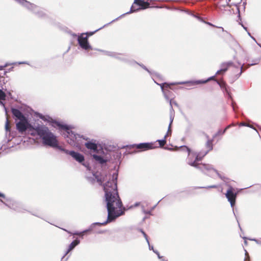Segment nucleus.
<instances>
[{"label": "nucleus", "mask_w": 261, "mask_h": 261, "mask_svg": "<svg viewBox=\"0 0 261 261\" xmlns=\"http://www.w3.org/2000/svg\"><path fill=\"white\" fill-rule=\"evenodd\" d=\"M109 177V180L103 186V190L105 192V198L108 210L107 220L103 223H93L88 229L85 230L82 232H75L74 234L83 236L84 233L91 230L94 226L96 225L99 226L105 225L123 215L124 208H123L122 202L117 192V180L118 173H113L111 179H110V175Z\"/></svg>", "instance_id": "f257e3e1"}, {"label": "nucleus", "mask_w": 261, "mask_h": 261, "mask_svg": "<svg viewBox=\"0 0 261 261\" xmlns=\"http://www.w3.org/2000/svg\"><path fill=\"white\" fill-rule=\"evenodd\" d=\"M16 127L21 133L27 131L29 134L33 137L39 136L42 140V144L45 146L48 145L54 134L44 125H32L28 122L27 118H24L22 120H19L16 123Z\"/></svg>", "instance_id": "f03ea898"}, {"label": "nucleus", "mask_w": 261, "mask_h": 261, "mask_svg": "<svg viewBox=\"0 0 261 261\" xmlns=\"http://www.w3.org/2000/svg\"><path fill=\"white\" fill-rule=\"evenodd\" d=\"M185 147L188 152L189 158H188V163L189 165L195 167L211 176H213V173H216L221 179H224V177L220 174L218 171L215 169L211 165L198 163V162L201 161L204 156H203L204 151H200L198 153L193 152L191 153L190 149L186 146H185Z\"/></svg>", "instance_id": "7ed1b4c3"}, {"label": "nucleus", "mask_w": 261, "mask_h": 261, "mask_svg": "<svg viewBox=\"0 0 261 261\" xmlns=\"http://www.w3.org/2000/svg\"><path fill=\"white\" fill-rule=\"evenodd\" d=\"M47 146L51 147L53 148H55L62 152H64L66 154H69L74 159H75L76 161H77L79 163H82L84 161V156L82 154L72 150L69 151L63 148L62 146H60L59 145L57 137L55 134L53 135L52 138H51L50 141L49 142Z\"/></svg>", "instance_id": "20e7f679"}, {"label": "nucleus", "mask_w": 261, "mask_h": 261, "mask_svg": "<svg viewBox=\"0 0 261 261\" xmlns=\"http://www.w3.org/2000/svg\"><path fill=\"white\" fill-rule=\"evenodd\" d=\"M60 128L63 130L62 135L66 138L67 142L70 145H73L76 140L77 134L72 132L67 125H59Z\"/></svg>", "instance_id": "39448f33"}, {"label": "nucleus", "mask_w": 261, "mask_h": 261, "mask_svg": "<svg viewBox=\"0 0 261 261\" xmlns=\"http://www.w3.org/2000/svg\"><path fill=\"white\" fill-rule=\"evenodd\" d=\"M18 3L22 5L23 6L26 7L29 10H30L33 11L35 13L38 14L39 16H42L43 15V13L42 11H39V8L36 5L31 4L29 2L26 0H15Z\"/></svg>", "instance_id": "423d86ee"}, {"label": "nucleus", "mask_w": 261, "mask_h": 261, "mask_svg": "<svg viewBox=\"0 0 261 261\" xmlns=\"http://www.w3.org/2000/svg\"><path fill=\"white\" fill-rule=\"evenodd\" d=\"M0 201L9 207L17 210L14 206L17 205L18 203L10 199L6 198L5 195L2 193H0Z\"/></svg>", "instance_id": "0eeeda50"}, {"label": "nucleus", "mask_w": 261, "mask_h": 261, "mask_svg": "<svg viewBox=\"0 0 261 261\" xmlns=\"http://www.w3.org/2000/svg\"><path fill=\"white\" fill-rule=\"evenodd\" d=\"M84 36L85 34H82L81 35L79 36L77 41L79 45L82 48L85 50L91 48V46L88 43L87 36Z\"/></svg>", "instance_id": "6e6552de"}, {"label": "nucleus", "mask_w": 261, "mask_h": 261, "mask_svg": "<svg viewBox=\"0 0 261 261\" xmlns=\"http://www.w3.org/2000/svg\"><path fill=\"white\" fill-rule=\"evenodd\" d=\"M225 196L228 201L230 202L231 207H233L236 203L237 194L233 192V188L232 187H230L227 191Z\"/></svg>", "instance_id": "1a4fd4ad"}, {"label": "nucleus", "mask_w": 261, "mask_h": 261, "mask_svg": "<svg viewBox=\"0 0 261 261\" xmlns=\"http://www.w3.org/2000/svg\"><path fill=\"white\" fill-rule=\"evenodd\" d=\"M170 123H169V125L168 126V131H167V133L166 134V135L164 136V138L162 140H158V142H159L160 146L161 147H163L166 144V138L167 137V136L169 134H170V135L171 134V124H172L173 120V118L172 117V116H171V117H170Z\"/></svg>", "instance_id": "9d476101"}, {"label": "nucleus", "mask_w": 261, "mask_h": 261, "mask_svg": "<svg viewBox=\"0 0 261 261\" xmlns=\"http://www.w3.org/2000/svg\"><path fill=\"white\" fill-rule=\"evenodd\" d=\"M135 146L136 147V148L141 149L142 150H147L152 148V144L148 143H143L133 145V147Z\"/></svg>", "instance_id": "9b49d317"}, {"label": "nucleus", "mask_w": 261, "mask_h": 261, "mask_svg": "<svg viewBox=\"0 0 261 261\" xmlns=\"http://www.w3.org/2000/svg\"><path fill=\"white\" fill-rule=\"evenodd\" d=\"M11 111L13 116L19 120H22L24 118H26L23 114L17 109L12 108Z\"/></svg>", "instance_id": "f8f14e48"}, {"label": "nucleus", "mask_w": 261, "mask_h": 261, "mask_svg": "<svg viewBox=\"0 0 261 261\" xmlns=\"http://www.w3.org/2000/svg\"><path fill=\"white\" fill-rule=\"evenodd\" d=\"M93 176L100 185H101L103 181L108 179L107 175H99L98 173L93 174Z\"/></svg>", "instance_id": "ddd939ff"}, {"label": "nucleus", "mask_w": 261, "mask_h": 261, "mask_svg": "<svg viewBox=\"0 0 261 261\" xmlns=\"http://www.w3.org/2000/svg\"><path fill=\"white\" fill-rule=\"evenodd\" d=\"M215 77V75L212 76L210 77V78H208L206 81H201V80H199V81H191V82H180V83H179L178 84H186V83H191V84H192L193 85H197V84H204V83H205L207 82H208V81H210L211 80H214Z\"/></svg>", "instance_id": "4468645a"}, {"label": "nucleus", "mask_w": 261, "mask_h": 261, "mask_svg": "<svg viewBox=\"0 0 261 261\" xmlns=\"http://www.w3.org/2000/svg\"><path fill=\"white\" fill-rule=\"evenodd\" d=\"M86 147L90 150H92L94 151L97 150V145L95 143V141H93L87 142L85 143Z\"/></svg>", "instance_id": "2eb2a0df"}, {"label": "nucleus", "mask_w": 261, "mask_h": 261, "mask_svg": "<svg viewBox=\"0 0 261 261\" xmlns=\"http://www.w3.org/2000/svg\"><path fill=\"white\" fill-rule=\"evenodd\" d=\"M175 84L176 83H171L169 84L167 83H164L162 84H159V85L161 86L162 91L164 94L165 98L168 101H169L170 99H169L168 96H167V94L166 93L165 91L164 90V87H169L170 85H175ZM158 84L159 85V84Z\"/></svg>", "instance_id": "dca6fc26"}, {"label": "nucleus", "mask_w": 261, "mask_h": 261, "mask_svg": "<svg viewBox=\"0 0 261 261\" xmlns=\"http://www.w3.org/2000/svg\"><path fill=\"white\" fill-rule=\"evenodd\" d=\"M105 53L106 55H107L108 56L114 57H115L117 59H118L119 60H125L126 59L125 56H122L120 55H118V54H116L114 53H112V52H110V51H105Z\"/></svg>", "instance_id": "f3484780"}, {"label": "nucleus", "mask_w": 261, "mask_h": 261, "mask_svg": "<svg viewBox=\"0 0 261 261\" xmlns=\"http://www.w3.org/2000/svg\"><path fill=\"white\" fill-rule=\"evenodd\" d=\"M213 140H207L206 143V144H205V146L206 147V148H207V150L205 151H204L203 154V156H205L206 155L207 153L211 150L213 149Z\"/></svg>", "instance_id": "a211bd4d"}, {"label": "nucleus", "mask_w": 261, "mask_h": 261, "mask_svg": "<svg viewBox=\"0 0 261 261\" xmlns=\"http://www.w3.org/2000/svg\"><path fill=\"white\" fill-rule=\"evenodd\" d=\"M80 243V240L76 239L73 241L69 246V248L67 250L65 255H67L70 251H71L76 245Z\"/></svg>", "instance_id": "6ab92c4d"}, {"label": "nucleus", "mask_w": 261, "mask_h": 261, "mask_svg": "<svg viewBox=\"0 0 261 261\" xmlns=\"http://www.w3.org/2000/svg\"><path fill=\"white\" fill-rule=\"evenodd\" d=\"M221 68L217 71L216 74H220L223 73L227 70V69L229 67L228 66V64H226L225 63H223L221 65Z\"/></svg>", "instance_id": "aec40b11"}, {"label": "nucleus", "mask_w": 261, "mask_h": 261, "mask_svg": "<svg viewBox=\"0 0 261 261\" xmlns=\"http://www.w3.org/2000/svg\"><path fill=\"white\" fill-rule=\"evenodd\" d=\"M93 158L96 162L100 164H103L107 162V160L100 155L93 154Z\"/></svg>", "instance_id": "412c9836"}, {"label": "nucleus", "mask_w": 261, "mask_h": 261, "mask_svg": "<svg viewBox=\"0 0 261 261\" xmlns=\"http://www.w3.org/2000/svg\"><path fill=\"white\" fill-rule=\"evenodd\" d=\"M37 116L39 117V118L42 119L44 121L50 122V120L51 119V118L47 115L45 116L41 114L38 113Z\"/></svg>", "instance_id": "4be33fe9"}, {"label": "nucleus", "mask_w": 261, "mask_h": 261, "mask_svg": "<svg viewBox=\"0 0 261 261\" xmlns=\"http://www.w3.org/2000/svg\"><path fill=\"white\" fill-rule=\"evenodd\" d=\"M169 103H170V116H172V111H173V107H172L173 105H174L175 106L178 107V104L176 101H174L172 99H170ZM172 117L173 118V116H172Z\"/></svg>", "instance_id": "5701e85b"}, {"label": "nucleus", "mask_w": 261, "mask_h": 261, "mask_svg": "<svg viewBox=\"0 0 261 261\" xmlns=\"http://www.w3.org/2000/svg\"><path fill=\"white\" fill-rule=\"evenodd\" d=\"M5 129L6 132H10V127L9 126V122L8 119H7V121L6 122L5 124Z\"/></svg>", "instance_id": "b1692460"}, {"label": "nucleus", "mask_w": 261, "mask_h": 261, "mask_svg": "<svg viewBox=\"0 0 261 261\" xmlns=\"http://www.w3.org/2000/svg\"><path fill=\"white\" fill-rule=\"evenodd\" d=\"M240 126H247V127H250V128H254V127H253L252 125L248 124V123H245V122H241L240 124Z\"/></svg>", "instance_id": "393cba45"}, {"label": "nucleus", "mask_w": 261, "mask_h": 261, "mask_svg": "<svg viewBox=\"0 0 261 261\" xmlns=\"http://www.w3.org/2000/svg\"><path fill=\"white\" fill-rule=\"evenodd\" d=\"M142 208L143 212L144 214H148V215H151V211L150 210V211H146L144 209V206L143 205H142Z\"/></svg>", "instance_id": "a878e982"}, {"label": "nucleus", "mask_w": 261, "mask_h": 261, "mask_svg": "<svg viewBox=\"0 0 261 261\" xmlns=\"http://www.w3.org/2000/svg\"><path fill=\"white\" fill-rule=\"evenodd\" d=\"M140 231L142 233V234H143L145 240H146V242L148 244H149V240L148 239V237H147V234L145 233V232L142 229L140 230Z\"/></svg>", "instance_id": "bb28decb"}, {"label": "nucleus", "mask_w": 261, "mask_h": 261, "mask_svg": "<svg viewBox=\"0 0 261 261\" xmlns=\"http://www.w3.org/2000/svg\"><path fill=\"white\" fill-rule=\"evenodd\" d=\"M17 64V63H10V64L7 63L4 66H0V70H3L5 67L8 66V65H14V64Z\"/></svg>", "instance_id": "cd10ccee"}, {"label": "nucleus", "mask_w": 261, "mask_h": 261, "mask_svg": "<svg viewBox=\"0 0 261 261\" xmlns=\"http://www.w3.org/2000/svg\"><path fill=\"white\" fill-rule=\"evenodd\" d=\"M245 257L244 258V261H250L249 256L247 251L245 250Z\"/></svg>", "instance_id": "c85d7f7f"}, {"label": "nucleus", "mask_w": 261, "mask_h": 261, "mask_svg": "<svg viewBox=\"0 0 261 261\" xmlns=\"http://www.w3.org/2000/svg\"><path fill=\"white\" fill-rule=\"evenodd\" d=\"M153 252H154L157 255L159 259H162V261H165L164 259H163V256H160L159 252L157 250H153Z\"/></svg>", "instance_id": "c756f323"}, {"label": "nucleus", "mask_w": 261, "mask_h": 261, "mask_svg": "<svg viewBox=\"0 0 261 261\" xmlns=\"http://www.w3.org/2000/svg\"><path fill=\"white\" fill-rule=\"evenodd\" d=\"M201 188H207V189H208V188H217V186L216 185H212V186H207V187H201Z\"/></svg>", "instance_id": "7c9ffc66"}, {"label": "nucleus", "mask_w": 261, "mask_h": 261, "mask_svg": "<svg viewBox=\"0 0 261 261\" xmlns=\"http://www.w3.org/2000/svg\"><path fill=\"white\" fill-rule=\"evenodd\" d=\"M258 62H259V60H256V62H254L253 63H251L250 64H248L247 65V68L250 67V66H252V65H256V64H258Z\"/></svg>", "instance_id": "2f4dec72"}, {"label": "nucleus", "mask_w": 261, "mask_h": 261, "mask_svg": "<svg viewBox=\"0 0 261 261\" xmlns=\"http://www.w3.org/2000/svg\"><path fill=\"white\" fill-rule=\"evenodd\" d=\"M228 127H229V126H228V127H227L226 128H225V129L224 130H223L222 132H221V130H219V131L218 132V134H218V135H219V134H224V133H225V131H226V130L227 129V128Z\"/></svg>", "instance_id": "473e14b6"}, {"label": "nucleus", "mask_w": 261, "mask_h": 261, "mask_svg": "<svg viewBox=\"0 0 261 261\" xmlns=\"http://www.w3.org/2000/svg\"><path fill=\"white\" fill-rule=\"evenodd\" d=\"M225 64H228V66L229 67L230 66H233V63L232 62H226V63H225Z\"/></svg>", "instance_id": "72a5a7b5"}, {"label": "nucleus", "mask_w": 261, "mask_h": 261, "mask_svg": "<svg viewBox=\"0 0 261 261\" xmlns=\"http://www.w3.org/2000/svg\"><path fill=\"white\" fill-rule=\"evenodd\" d=\"M242 69H243V66H242L241 67V68H240V73H239V75H237V78H238V77L241 75V74H242Z\"/></svg>", "instance_id": "f704fd0d"}, {"label": "nucleus", "mask_w": 261, "mask_h": 261, "mask_svg": "<svg viewBox=\"0 0 261 261\" xmlns=\"http://www.w3.org/2000/svg\"><path fill=\"white\" fill-rule=\"evenodd\" d=\"M148 246H149V250H151L153 251V250H155L154 249H153V247L152 246H150V244L149 243L148 244Z\"/></svg>", "instance_id": "c9c22d12"}, {"label": "nucleus", "mask_w": 261, "mask_h": 261, "mask_svg": "<svg viewBox=\"0 0 261 261\" xmlns=\"http://www.w3.org/2000/svg\"><path fill=\"white\" fill-rule=\"evenodd\" d=\"M143 69L147 71L148 72H149V70L144 65H140Z\"/></svg>", "instance_id": "e433bc0d"}, {"label": "nucleus", "mask_w": 261, "mask_h": 261, "mask_svg": "<svg viewBox=\"0 0 261 261\" xmlns=\"http://www.w3.org/2000/svg\"><path fill=\"white\" fill-rule=\"evenodd\" d=\"M160 201H159L158 202H159ZM159 203H158L156 204H155L154 206H153L150 210L151 211H153L155 207L156 206L157 204H158Z\"/></svg>", "instance_id": "4c0bfd02"}, {"label": "nucleus", "mask_w": 261, "mask_h": 261, "mask_svg": "<svg viewBox=\"0 0 261 261\" xmlns=\"http://www.w3.org/2000/svg\"><path fill=\"white\" fill-rule=\"evenodd\" d=\"M252 240L256 242L258 244H261V242H259V241L257 240H256V239H252Z\"/></svg>", "instance_id": "58836bf2"}, {"label": "nucleus", "mask_w": 261, "mask_h": 261, "mask_svg": "<svg viewBox=\"0 0 261 261\" xmlns=\"http://www.w3.org/2000/svg\"><path fill=\"white\" fill-rule=\"evenodd\" d=\"M203 22H205V23H206V24H207L210 25L215 27V25H213V24H212V23H210V22H205V21H203Z\"/></svg>", "instance_id": "ea45409f"}, {"label": "nucleus", "mask_w": 261, "mask_h": 261, "mask_svg": "<svg viewBox=\"0 0 261 261\" xmlns=\"http://www.w3.org/2000/svg\"><path fill=\"white\" fill-rule=\"evenodd\" d=\"M139 204H140V202H136L135 203L134 206H135V207L138 206V205H139Z\"/></svg>", "instance_id": "a19ab883"}, {"label": "nucleus", "mask_w": 261, "mask_h": 261, "mask_svg": "<svg viewBox=\"0 0 261 261\" xmlns=\"http://www.w3.org/2000/svg\"><path fill=\"white\" fill-rule=\"evenodd\" d=\"M194 16H195V17H196V18H197L198 19H199V20L202 21V19H201L200 17H198V16H195V15H194Z\"/></svg>", "instance_id": "79ce46f5"}, {"label": "nucleus", "mask_w": 261, "mask_h": 261, "mask_svg": "<svg viewBox=\"0 0 261 261\" xmlns=\"http://www.w3.org/2000/svg\"><path fill=\"white\" fill-rule=\"evenodd\" d=\"M18 64H27V63L25 62H18Z\"/></svg>", "instance_id": "37998d69"}, {"label": "nucleus", "mask_w": 261, "mask_h": 261, "mask_svg": "<svg viewBox=\"0 0 261 261\" xmlns=\"http://www.w3.org/2000/svg\"><path fill=\"white\" fill-rule=\"evenodd\" d=\"M219 28H221L222 30V31H224V29L222 27H219Z\"/></svg>", "instance_id": "c03bdc74"}, {"label": "nucleus", "mask_w": 261, "mask_h": 261, "mask_svg": "<svg viewBox=\"0 0 261 261\" xmlns=\"http://www.w3.org/2000/svg\"><path fill=\"white\" fill-rule=\"evenodd\" d=\"M243 27L244 29L245 30H247V28H246V27H244L243 25Z\"/></svg>", "instance_id": "a18cd8bd"}, {"label": "nucleus", "mask_w": 261, "mask_h": 261, "mask_svg": "<svg viewBox=\"0 0 261 261\" xmlns=\"http://www.w3.org/2000/svg\"><path fill=\"white\" fill-rule=\"evenodd\" d=\"M253 129H255L256 131V133H258V131H257L256 129L255 128H254Z\"/></svg>", "instance_id": "49530a36"}, {"label": "nucleus", "mask_w": 261, "mask_h": 261, "mask_svg": "<svg viewBox=\"0 0 261 261\" xmlns=\"http://www.w3.org/2000/svg\"><path fill=\"white\" fill-rule=\"evenodd\" d=\"M248 35H249V36H251V35H250V33H249V32H248Z\"/></svg>", "instance_id": "de8ad7c7"}, {"label": "nucleus", "mask_w": 261, "mask_h": 261, "mask_svg": "<svg viewBox=\"0 0 261 261\" xmlns=\"http://www.w3.org/2000/svg\"><path fill=\"white\" fill-rule=\"evenodd\" d=\"M252 37V38L253 40H255V38H253V37Z\"/></svg>", "instance_id": "09e8293b"}, {"label": "nucleus", "mask_w": 261, "mask_h": 261, "mask_svg": "<svg viewBox=\"0 0 261 261\" xmlns=\"http://www.w3.org/2000/svg\"><path fill=\"white\" fill-rule=\"evenodd\" d=\"M218 134H216L215 136H214V138H215V137Z\"/></svg>", "instance_id": "8fccbe9b"}, {"label": "nucleus", "mask_w": 261, "mask_h": 261, "mask_svg": "<svg viewBox=\"0 0 261 261\" xmlns=\"http://www.w3.org/2000/svg\"><path fill=\"white\" fill-rule=\"evenodd\" d=\"M218 84H220L219 82L218 81L217 82Z\"/></svg>", "instance_id": "3c124183"}, {"label": "nucleus", "mask_w": 261, "mask_h": 261, "mask_svg": "<svg viewBox=\"0 0 261 261\" xmlns=\"http://www.w3.org/2000/svg\"><path fill=\"white\" fill-rule=\"evenodd\" d=\"M165 261H167V260H165Z\"/></svg>", "instance_id": "603ef678"}]
</instances>
